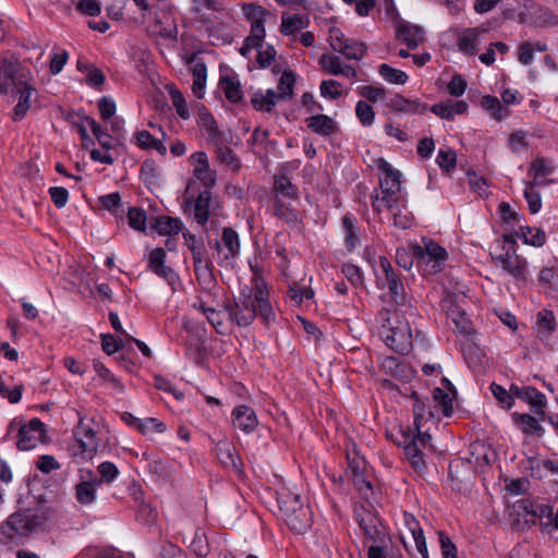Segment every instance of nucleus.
<instances>
[{
    "instance_id": "21",
    "label": "nucleus",
    "mask_w": 558,
    "mask_h": 558,
    "mask_svg": "<svg viewBox=\"0 0 558 558\" xmlns=\"http://www.w3.org/2000/svg\"><path fill=\"white\" fill-rule=\"evenodd\" d=\"M356 521L368 539L374 543H380L383 541L384 534L377 526L378 519L376 517L369 512L357 513Z\"/></svg>"
},
{
    "instance_id": "43",
    "label": "nucleus",
    "mask_w": 558,
    "mask_h": 558,
    "mask_svg": "<svg viewBox=\"0 0 558 558\" xmlns=\"http://www.w3.org/2000/svg\"><path fill=\"white\" fill-rule=\"evenodd\" d=\"M512 417H513L515 424L523 425V427H522L523 433H525V434L535 433L538 436L543 435L544 428L538 424L536 417H534L530 414H526V413H517V412H514L512 414Z\"/></svg>"
},
{
    "instance_id": "26",
    "label": "nucleus",
    "mask_w": 558,
    "mask_h": 558,
    "mask_svg": "<svg viewBox=\"0 0 558 558\" xmlns=\"http://www.w3.org/2000/svg\"><path fill=\"white\" fill-rule=\"evenodd\" d=\"M274 215L290 226H296L300 220V213L286 204L279 196L274 198Z\"/></svg>"
},
{
    "instance_id": "46",
    "label": "nucleus",
    "mask_w": 558,
    "mask_h": 558,
    "mask_svg": "<svg viewBox=\"0 0 558 558\" xmlns=\"http://www.w3.org/2000/svg\"><path fill=\"white\" fill-rule=\"evenodd\" d=\"M379 75L390 84L403 85L408 82V74L401 70L395 69L386 63L378 68Z\"/></svg>"
},
{
    "instance_id": "10",
    "label": "nucleus",
    "mask_w": 558,
    "mask_h": 558,
    "mask_svg": "<svg viewBox=\"0 0 558 558\" xmlns=\"http://www.w3.org/2000/svg\"><path fill=\"white\" fill-rule=\"evenodd\" d=\"M17 427V442L16 446L20 450H31L43 440L45 436V424L37 417L32 418L27 424H21L17 418L11 421L8 427L10 434Z\"/></svg>"
},
{
    "instance_id": "51",
    "label": "nucleus",
    "mask_w": 558,
    "mask_h": 558,
    "mask_svg": "<svg viewBox=\"0 0 558 558\" xmlns=\"http://www.w3.org/2000/svg\"><path fill=\"white\" fill-rule=\"evenodd\" d=\"M201 122L203 128L206 130L208 134V138L213 144H220V137H222V133L218 129L217 122L214 119L213 114L208 111L201 114Z\"/></svg>"
},
{
    "instance_id": "5",
    "label": "nucleus",
    "mask_w": 558,
    "mask_h": 558,
    "mask_svg": "<svg viewBox=\"0 0 558 558\" xmlns=\"http://www.w3.org/2000/svg\"><path fill=\"white\" fill-rule=\"evenodd\" d=\"M279 514L290 530L298 534L305 533L312 525V512L300 494L282 487L277 492Z\"/></svg>"
},
{
    "instance_id": "55",
    "label": "nucleus",
    "mask_w": 558,
    "mask_h": 558,
    "mask_svg": "<svg viewBox=\"0 0 558 558\" xmlns=\"http://www.w3.org/2000/svg\"><path fill=\"white\" fill-rule=\"evenodd\" d=\"M433 399L437 404L441 407L444 416H451L453 413L452 398L448 392L437 387L433 390Z\"/></svg>"
},
{
    "instance_id": "11",
    "label": "nucleus",
    "mask_w": 558,
    "mask_h": 558,
    "mask_svg": "<svg viewBox=\"0 0 558 558\" xmlns=\"http://www.w3.org/2000/svg\"><path fill=\"white\" fill-rule=\"evenodd\" d=\"M502 253L490 254L494 264L520 281H526L527 262L517 254L515 248L502 246Z\"/></svg>"
},
{
    "instance_id": "52",
    "label": "nucleus",
    "mask_w": 558,
    "mask_h": 558,
    "mask_svg": "<svg viewBox=\"0 0 558 558\" xmlns=\"http://www.w3.org/2000/svg\"><path fill=\"white\" fill-rule=\"evenodd\" d=\"M306 27L303 19L296 14L294 15H282V21L280 25V33L283 35H292L298 31Z\"/></svg>"
},
{
    "instance_id": "58",
    "label": "nucleus",
    "mask_w": 558,
    "mask_h": 558,
    "mask_svg": "<svg viewBox=\"0 0 558 558\" xmlns=\"http://www.w3.org/2000/svg\"><path fill=\"white\" fill-rule=\"evenodd\" d=\"M320 95L324 98L338 99L341 97V83L335 80H325L319 86Z\"/></svg>"
},
{
    "instance_id": "45",
    "label": "nucleus",
    "mask_w": 558,
    "mask_h": 558,
    "mask_svg": "<svg viewBox=\"0 0 558 558\" xmlns=\"http://www.w3.org/2000/svg\"><path fill=\"white\" fill-rule=\"evenodd\" d=\"M482 107L492 112V116L497 121H501L509 114V110L501 105L499 99L495 96L486 95L482 97Z\"/></svg>"
},
{
    "instance_id": "9",
    "label": "nucleus",
    "mask_w": 558,
    "mask_h": 558,
    "mask_svg": "<svg viewBox=\"0 0 558 558\" xmlns=\"http://www.w3.org/2000/svg\"><path fill=\"white\" fill-rule=\"evenodd\" d=\"M75 438V446L73 454L80 457L82 460H92L98 452L106 448L105 444H101L97 438L95 429L84 422L81 417L77 425L73 430Z\"/></svg>"
},
{
    "instance_id": "16",
    "label": "nucleus",
    "mask_w": 558,
    "mask_h": 558,
    "mask_svg": "<svg viewBox=\"0 0 558 558\" xmlns=\"http://www.w3.org/2000/svg\"><path fill=\"white\" fill-rule=\"evenodd\" d=\"M82 481L75 486V496L80 504L90 505L96 500V488L98 484L97 475L92 471H86V476L82 475Z\"/></svg>"
},
{
    "instance_id": "63",
    "label": "nucleus",
    "mask_w": 558,
    "mask_h": 558,
    "mask_svg": "<svg viewBox=\"0 0 558 558\" xmlns=\"http://www.w3.org/2000/svg\"><path fill=\"white\" fill-rule=\"evenodd\" d=\"M490 391L505 409L510 410L512 408L514 400L511 398L509 390H506L501 385L493 383L490 385Z\"/></svg>"
},
{
    "instance_id": "32",
    "label": "nucleus",
    "mask_w": 558,
    "mask_h": 558,
    "mask_svg": "<svg viewBox=\"0 0 558 558\" xmlns=\"http://www.w3.org/2000/svg\"><path fill=\"white\" fill-rule=\"evenodd\" d=\"M556 329L555 315L549 310H542L536 318V332L539 339L549 337Z\"/></svg>"
},
{
    "instance_id": "2",
    "label": "nucleus",
    "mask_w": 558,
    "mask_h": 558,
    "mask_svg": "<svg viewBox=\"0 0 558 558\" xmlns=\"http://www.w3.org/2000/svg\"><path fill=\"white\" fill-rule=\"evenodd\" d=\"M229 318L240 327L250 326L256 317L268 326L275 320V313L268 300L264 283H257L248 293L242 292L238 301L225 305Z\"/></svg>"
},
{
    "instance_id": "1",
    "label": "nucleus",
    "mask_w": 558,
    "mask_h": 558,
    "mask_svg": "<svg viewBox=\"0 0 558 558\" xmlns=\"http://www.w3.org/2000/svg\"><path fill=\"white\" fill-rule=\"evenodd\" d=\"M2 37L3 27L0 21V39ZM9 93L19 97V101L13 109V120H21L28 111L31 97L36 93V89L32 73L22 69L19 60L14 58L0 60V95Z\"/></svg>"
},
{
    "instance_id": "30",
    "label": "nucleus",
    "mask_w": 558,
    "mask_h": 558,
    "mask_svg": "<svg viewBox=\"0 0 558 558\" xmlns=\"http://www.w3.org/2000/svg\"><path fill=\"white\" fill-rule=\"evenodd\" d=\"M514 512L519 520L527 527L536 524L535 502L529 498L518 500L513 506Z\"/></svg>"
},
{
    "instance_id": "3",
    "label": "nucleus",
    "mask_w": 558,
    "mask_h": 558,
    "mask_svg": "<svg viewBox=\"0 0 558 558\" xmlns=\"http://www.w3.org/2000/svg\"><path fill=\"white\" fill-rule=\"evenodd\" d=\"M49 520V509H20L0 524V544L4 546L22 545L34 533L44 529Z\"/></svg>"
},
{
    "instance_id": "59",
    "label": "nucleus",
    "mask_w": 558,
    "mask_h": 558,
    "mask_svg": "<svg viewBox=\"0 0 558 558\" xmlns=\"http://www.w3.org/2000/svg\"><path fill=\"white\" fill-rule=\"evenodd\" d=\"M319 64L332 75H339L344 65L340 57L326 53L320 57Z\"/></svg>"
},
{
    "instance_id": "61",
    "label": "nucleus",
    "mask_w": 558,
    "mask_h": 558,
    "mask_svg": "<svg viewBox=\"0 0 558 558\" xmlns=\"http://www.w3.org/2000/svg\"><path fill=\"white\" fill-rule=\"evenodd\" d=\"M190 549L196 557H206L209 553V546L207 538L203 532H196L195 536L190 545Z\"/></svg>"
},
{
    "instance_id": "33",
    "label": "nucleus",
    "mask_w": 558,
    "mask_h": 558,
    "mask_svg": "<svg viewBox=\"0 0 558 558\" xmlns=\"http://www.w3.org/2000/svg\"><path fill=\"white\" fill-rule=\"evenodd\" d=\"M216 457L226 468H236L235 447L227 440H220L215 447Z\"/></svg>"
},
{
    "instance_id": "35",
    "label": "nucleus",
    "mask_w": 558,
    "mask_h": 558,
    "mask_svg": "<svg viewBox=\"0 0 558 558\" xmlns=\"http://www.w3.org/2000/svg\"><path fill=\"white\" fill-rule=\"evenodd\" d=\"M404 453L416 473L423 474L426 471L427 466L424 453L421 448L416 446V442H408L404 446Z\"/></svg>"
},
{
    "instance_id": "19",
    "label": "nucleus",
    "mask_w": 558,
    "mask_h": 558,
    "mask_svg": "<svg viewBox=\"0 0 558 558\" xmlns=\"http://www.w3.org/2000/svg\"><path fill=\"white\" fill-rule=\"evenodd\" d=\"M386 106L390 108L392 111L400 113L417 114L423 113L427 110L426 104L404 98L400 94H397L392 98H390Z\"/></svg>"
},
{
    "instance_id": "14",
    "label": "nucleus",
    "mask_w": 558,
    "mask_h": 558,
    "mask_svg": "<svg viewBox=\"0 0 558 558\" xmlns=\"http://www.w3.org/2000/svg\"><path fill=\"white\" fill-rule=\"evenodd\" d=\"M186 64H191L193 74L192 90L195 97L203 98L204 89L207 81V66L203 59L197 57V53H192L184 59Z\"/></svg>"
},
{
    "instance_id": "38",
    "label": "nucleus",
    "mask_w": 558,
    "mask_h": 558,
    "mask_svg": "<svg viewBox=\"0 0 558 558\" xmlns=\"http://www.w3.org/2000/svg\"><path fill=\"white\" fill-rule=\"evenodd\" d=\"M337 47L338 52L350 60H361L367 51V47L364 43L352 39H348L343 46L337 45Z\"/></svg>"
},
{
    "instance_id": "22",
    "label": "nucleus",
    "mask_w": 558,
    "mask_h": 558,
    "mask_svg": "<svg viewBox=\"0 0 558 558\" xmlns=\"http://www.w3.org/2000/svg\"><path fill=\"white\" fill-rule=\"evenodd\" d=\"M520 399L529 403L534 409V412L539 420H544L545 408L547 404L544 393L533 386H525Z\"/></svg>"
},
{
    "instance_id": "20",
    "label": "nucleus",
    "mask_w": 558,
    "mask_h": 558,
    "mask_svg": "<svg viewBox=\"0 0 558 558\" xmlns=\"http://www.w3.org/2000/svg\"><path fill=\"white\" fill-rule=\"evenodd\" d=\"M397 37L403 41L409 49H416L424 40V31L421 26L402 22L398 25Z\"/></svg>"
},
{
    "instance_id": "34",
    "label": "nucleus",
    "mask_w": 558,
    "mask_h": 558,
    "mask_svg": "<svg viewBox=\"0 0 558 558\" xmlns=\"http://www.w3.org/2000/svg\"><path fill=\"white\" fill-rule=\"evenodd\" d=\"M221 242L227 248L228 253L225 255V259L235 258L240 253V238L238 232L231 227H225L221 233Z\"/></svg>"
},
{
    "instance_id": "57",
    "label": "nucleus",
    "mask_w": 558,
    "mask_h": 558,
    "mask_svg": "<svg viewBox=\"0 0 558 558\" xmlns=\"http://www.w3.org/2000/svg\"><path fill=\"white\" fill-rule=\"evenodd\" d=\"M357 93L368 101L376 102L379 99H384L387 90L383 86L363 85L357 87Z\"/></svg>"
},
{
    "instance_id": "29",
    "label": "nucleus",
    "mask_w": 558,
    "mask_h": 558,
    "mask_svg": "<svg viewBox=\"0 0 558 558\" xmlns=\"http://www.w3.org/2000/svg\"><path fill=\"white\" fill-rule=\"evenodd\" d=\"M272 191L275 196H283L293 201L299 199V189L295 184H293L290 179L284 175H275L274 177V186Z\"/></svg>"
},
{
    "instance_id": "44",
    "label": "nucleus",
    "mask_w": 558,
    "mask_h": 558,
    "mask_svg": "<svg viewBox=\"0 0 558 558\" xmlns=\"http://www.w3.org/2000/svg\"><path fill=\"white\" fill-rule=\"evenodd\" d=\"M166 88L178 116L184 120L189 119L190 112L183 94L173 84L167 85Z\"/></svg>"
},
{
    "instance_id": "36",
    "label": "nucleus",
    "mask_w": 558,
    "mask_h": 558,
    "mask_svg": "<svg viewBox=\"0 0 558 558\" xmlns=\"http://www.w3.org/2000/svg\"><path fill=\"white\" fill-rule=\"evenodd\" d=\"M518 238H521L525 244L532 246H542L546 242V234L539 228L520 227V230L515 232Z\"/></svg>"
},
{
    "instance_id": "39",
    "label": "nucleus",
    "mask_w": 558,
    "mask_h": 558,
    "mask_svg": "<svg viewBox=\"0 0 558 558\" xmlns=\"http://www.w3.org/2000/svg\"><path fill=\"white\" fill-rule=\"evenodd\" d=\"M217 146V158L221 163H225L233 171H239L241 168V161L235 153L228 146L223 145V140L220 137V144Z\"/></svg>"
},
{
    "instance_id": "7",
    "label": "nucleus",
    "mask_w": 558,
    "mask_h": 558,
    "mask_svg": "<svg viewBox=\"0 0 558 558\" xmlns=\"http://www.w3.org/2000/svg\"><path fill=\"white\" fill-rule=\"evenodd\" d=\"M378 168L384 173V178L380 179L383 196L372 195V207L377 213H380L384 208L393 211L398 207L401 173L383 158L378 161Z\"/></svg>"
},
{
    "instance_id": "42",
    "label": "nucleus",
    "mask_w": 558,
    "mask_h": 558,
    "mask_svg": "<svg viewBox=\"0 0 558 558\" xmlns=\"http://www.w3.org/2000/svg\"><path fill=\"white\" fill-rule=\"evenodd\" d=\"M342 227L344 230V243L348 251H353L360 243L357 229L353 223L352 217L348 214L342 218Z\"/></svg>"
},
{
    "instance_id": "50",
    "label": "nucleus",
    "mask_w": 558,
    "mask_h": 558,
    "mask_svg": "<svg viewBox=\"0 0 558 558\" xmlns=\"http://www.w3.org/2000/svg\"><path fill=\"white\" fill-rule=\"evenodd\" d=\"M93 366L104 383L110 384L113 389L120 392L124 390L123 384L100 361L95 360Z\"/></svg>"
},
{
    "instance_id": "27",
    "label": "nucleus",
    "mask_w": 558,
    "mask_h": 558,
    "mask_svg": "<svg viewBox=\"0 0 558 558\" xmlns=\"http://www.w3.org/2000/svg\"><path fill=\"white\" fill-rule=\"evenodd\" d=\"M135 144L144 150L155 149L161 156H166L167 147L163 145L162 141L154 137L148 131L142 130L137 131L134 134Z\"/></svg>"
},
{
    "instance_id": "48",
    "label": "nucleus",
    "mask_w": 558,
    "mask_h": 558,
    "mask_svg": "<svg viewBox=\"0 0 558 558\" xmlns=\"http://www.w3.org/2000/svg\"><path fill=\"white\" fill-rule=\"evenodd\" d=\"M553 172V168L547 166L545 158L538 157L531 163L530 173L533 174L534 181L529 183L531 186L535 185H546L547 182H539L541 178H545L546 175Z\"/></svg>"
},
{
    "instance_id": "15",
    "label": "nucleus",
    "mask_w": 558,
    "mask_h": 558,
    "mask_svg": "<svg viewBox=\"0 0 558 558\" xmlns=\"http://www.w3.org/2000/svg\"><path fill=\"white\" fill-rule=\"evenodd\" d=\"M166 252L162 247L154 248L148 258V268L157 276L163 278L169 284L173 286L178 281V275L174 270L165 265Z\"/></svg>"
},
{
    "instance_id": "28",
    "label": "nucleus",
    "mask_w": 558,
    "mask_h": 558,
    "mask_svg": "<svg viewBox=\"0 0 558 558\" xmlns=\"http://www.w3.org/2000/svg\"><path fill=\"white\" fill-rule=\"evenodd\" d=\"M478 35V27L463 29L458 38L459 50L469 56L476 54Z\"/></svg>"
},
{
    "instance_id": "41",
    "label": "nucleus",
    "mask_w": 558,
    "mask_h": 558,
    "mask_svg": "<svg viewBox=\"0 0 558 558\" xmlns=\"http://www.w3.org/2000/svg\"><path fill=\"white\" fill-rule=\"evenodd\" d=\"M220 85L223 89L226 98L233 104H236L242 100V90H241V84L238 80L230 77V76H223L220 78Z\"/></svg>"
},
{
    "instance_id": "62",
    "label": "nucleus",
    "mask_w": 558,
    "mask_h": 558,
    "mask_svg": "<svg viewBox=\"0 0 558 558\" xmlns=\"http://www.w3.org/2000/svg\"><path fill=\"white\" fill-rule=\"evenodd\" d=\"M452 322L454 323L457 329L460 333L464 336H470L473 332V327L471 320L466 317L464 312L460 311H451Z\"/></svg>"
},
{
    "instance_id": "54",
    "label": "nucleus",
    "mask_w": 558,
    "mask_h": 558,
    "mask_svg": "<svg viewBox=\"0 0 558 558\" xmlns=\"http://www.w3.org/2000/svg\"><path fill=\"white\" fill-rule=\"evenodd\" d=\"M355 113L364 126H371L374 123L375 111L368 102L359 100L355 106Z\"/></svg>"
},
{
    "instance_id": "23",
    "label": "nucleus",
    "mask_w": 558,
    "mask_h": 558,
    "mask_svg": "<svg viewBox=\"0 0 558 558\" xmlns=\"http://www.w3.org/2000/svg\"><path fill=\"white\" fill-rule=\"evenodd\" d=\"M411 399L414 401L413 403V426L414 429H420L424 425L425 422L432 420L434 417V413L429 410L427 404L428 399H421L416 391L411 393Z\"/></svg>"
},
{
    "instance_id": "37",
    "label": "nucleus",
    "mask_w": 558,
    "mask_h": 558,
    "mask_svg": "<svg viewBox=\"0 0 558 558\" xmlns=\"http://www.w3.org/2000/svg\"><path fill=\"white\" fill-rule=\"evenodd\" d=\"M77 70L86 73V84L90 87H100L105 83V74L94 64H87L81 60L77 61Z\"/></svg>"
},
{
    "instance_id": "47",
    "label": "nucleus",
    "mask_w": 558,
    "mask_h": 558,
    "mask_svg": "<svg viewBox=\"0 0 558 558\" xmlns=\"http://www.w3.org/2000/svg\"><path fill=\"white\" fill-rule=\"evenodd\" d=\"M295 84V75L292 71L286 70L279 82H278V98L281 99H289L293 96V89Z\"/></svg>"
},
{
    "instance_id": "8",
    "label": "nucleus",
    "mask_w": 558,
    "mask_h": 558,
    "mask_svg": "<svg viewBox=\"0 0 558 558\" xmlns=\"http://www.w3.org/2000/svg\"><path fill=\"white\" fill-rule=\"evenodd\" d=\"M424 245H413V256L417 268L424 275H434L442 270L447 259L446 250L433 240L425 241Z\"/></svg>"
},
{
    "instance_id": "18",
    "label": "nucleus",
    "mask_w": 558,
    "mask_h": 558,
    "mask_svg": "<svg viewBox=\"0 0 558 558\" xmlns=\"http://www.w3.org/2000/svg\"><path fill=\"white\" fill-rule=\"evenodd\" d=\"M307 129L320 136H331L339 131L338 123L330 117L317 113L305 119Z\"/></svg>"
},
{
    "instance_id": "31",
    "label": "nucleus",
    "mask_w": 558,
    "mask_h": 558,
    "mask_svg": "<svg viewBox=\"0 0 558 558\" xmlns=\"http://www.w3.org/2000/svg\"><path fill=\"white\" fill-rule=\"evenodd\" d=\"M278 100L280 99L277 93L274 89H267L266 93H255L252 96L251 102L257 111L271 112Z\"/></svg>"
},
{
    "instance_id": "4",
    "label": "nucleus",
    "mask_w": 558,
    "mask_h": 558,
    "mask_svg": "<svg viewBox=\"0 0 558 558\" xmlns=\"http://www.w3.org/2000/svg\"><path fill=\"white\" fill-rule=\"evenodd\" d=\"M400 310L381 308L377 314L380 324V337L392 351L407 354L412 349L410 324L400 316Z\"/></svg>"
},
{
    "instance_id": "40",
    "label": "nucleus",
    "mask_w": 558,
    "mask_h": 558,
    "mask_svg": "<svg viewBox=\"0 0 558 558\" xmlns=\"http://www.w3.org/2000/svg\"><path fill=\"white\" fill-rule=\"evenodd\" d=\"M407 524L411 532L416 550L422 555L423 558H428L425 536L418 522L412 517L410 520H407Z\"/></svg>"
},
{
    "instance_id": "24",
    "label": "nucleus",
    "mask_w": 558,
    "mask_h": 558,
    "mask_svg": "<svg viewBox=\"0 0 558 558\" xmlns=\"http://www.w3.org/2000/svg\"><path fill=\"white\" fill-rule=\"evenodd\" d=\"M149 221L151 228L160 234H178L182 229V221L170 216L151 217Z\"/></svg>"
},
{
    "instance_id": "49",
    "label": "nucleus",
    "mask_w": 558,
    "mask_h": 558,
    "mask_svg": "<svg viewBox=\"0 0 558 558\" xmlns=\"http://www.w3.org/2000/svg\"><path fill=\"white\" fill-rule=\"evenodd\" d=\"M288 295L298 305H302L304 301L312 300L314 298V291L306 286H302L296 281L289 284Z\"/></svg>"
},
{
    "instance_id": "13",
    "label": "nucleus",
    "mask_w": 558,
    "mask_h": 558,
    "mask_svg": "<svg viewBox=\"0 0 558 558\" xmlns=\"http://www.w3.org/2000/svg\"><path fill=\"white\" fill-rule=\"evenodd\" d=\"M183 239L192 253L195 272L198 274L202 269L210 272L213 264L209 259L205 258L206 248L203 241L197 240L196 235L190 231L183 232Z\"/></svg>"
},
{
    "instance_id": "25",
    "label": "nucleus",
    "mask_w": 558,
    "mask_h": 558,
    "mask_svg": "<svg viewBox=\"0 0 558 558\" xmlns=\"http://www.w3.org/2000/svg\"><path fill=\"white\" fill-rule=\"evenodd\" d=\"M211 203V192L205 189L199 192L194 203V219L201 226H205L209 219V207Z\"/></svg>"
},
{
    "instance_id": "56",
    "label": "nucleus",
    "mask_w": 558,
    "mask_h": 558,
    "mask_svg": "<svg viewBox=\"0 0 558 558\" xmlns=\"http://www.w3.org/2000/svg\"><path fill=\"white\" fill-rule=\"evenodd\" d=\"M436 162L438 163V166L441 170L449 173L456 168L457 154L452 149H447V150L440 149L438 151Z\"/></svg>"
},
{
    "instance_id": "64",
    "label": "nucleus",
    "mask_w": 558,
    "mask_h": 558,
    "mask_svg": "<svg viewBox=\"0 0 558 558\" xmlns=\"http://www.w3.org/2000/svg\"><path fill=\"white\" fill-rule=\"evenodd\" d=\"M342 272L345 278L356 287L363 286L364 275L360 267L353 264H344L342 266Z\"/></svg>"
},
{
    "instance_id": "12",
    "label": "nucleus",
    "mask_w": 558,
    "mask_h": 558,
    "mask_svg": "<svg viewBox=\"0 0 558 558\" xmlns=\"http://www.w3.org/2000/svg\"><path fill=\"white\" fill-rule=\"evenodd\" d=\"M242 12L245 19L251 23L250 34H253V38H265L266 31L264 24L266 17L271 14L270 11L255 3H244L242 4Z\"/></svg>"
},
{
    "instance_id": "17",
    "label": "nucleus",
    "mask_w": 558,
    "mask_h": 558,
    "mask_svg": "<svg viewBox=\"0 0 558 558\" xmlns=\"http://www.w3.org/2000/svg\"><path fill=\"white\" fill-rule=\"evenodd\" d=\"M232 425L245 434H250L258 425L257 415L251 407L246 404L238 405L232 411Z\"/></svg>"
},
{
    "instance_id": "6",
    "label": "nucleus",
    "mask_w": 558,
    "mask_h": 558,
    "mask_svg": "<svg viewBox=\"0 0 558 558\" xmlns=\"http://www.w3.org/2000/svg\"><path fill=\"white\" fill-rule=\"evenodd\" d=\"M379 267L384 277L377 275L376 284L379 289H387V293L380 296L384 302L388 299L387 308L401 310L411 306V296L405 291L401 276L386 256L379 257Z\"/></svg>"
},
{
    "instance_id": "53",
    "label": "nucleus",
    "mask_w": 558,
    "mask_h": 558,
    "mask_svg": "<svg viewBox=\"0 0 558 558\" xmlns=\"http://www.w3.org/2000/svg\"><path fill=\"white\" fill-rule=\"evenodd\" d=\"M146 211L140 207H131L128 211L129 226L137 231L146 230Z\"/></svg>"
},
{
    "instance_id": "60",
    "label": "nucleus",
    "mask_w": 558,
    "mask_h": 558,
    "mask_svg": "<svg viewBox=\"0 0 558 558\" xmlns=\"http://www.w3.org/2000/svg\"><path fill=\"white\" fill-rule=\"evenodd\" d=\"M97 471L100 474V477H98L99 485L102 483H110L119 475L118 468L109 461L100 463L97 468Z\"/></svg>"
}]
</instances>
